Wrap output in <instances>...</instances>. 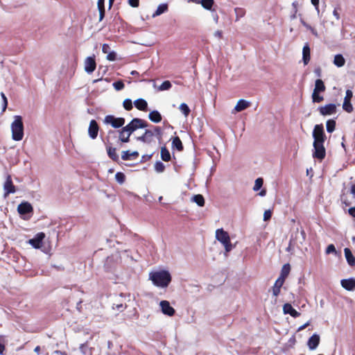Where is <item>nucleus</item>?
Returning a JSON list of instances; mask_svg holds the SVG:
<instances>
[{
	"label": "nucleus",
	"instance_id": "f257e3e1",
	"mask_svg": "<svg viewBox=\"0 0 355 355\" xmlns=\"http://www.w3.org/2000/svg\"><path fill=\"white\" fill-rule=\"evenodd\" d=\"M149 279L153 285L159 288H166L171 282V275L168 270H161L151 271L149 273Z\"/></svg>",
	"mask_w": 355,
	"mask_h": 355
},
{
	"label": "nucleus",
	"instance_id": "f03ea898",
	"mask_svg": "<svg viewBox=\"0 0 355 355\" xmlns=\"http://www.w3.org/2000/svg\"><path fill=\"white\" fill-rule=\"evenodd\" d=\"M12 138L15 141H21L24 137V123L22 117L19 115L14 116L11 123Z\"/></svg>",
	"mask_w": 355,
	"mask_h": 355
},
{
	"label": "nucleus",
	"instance_id": "7ed1b4c3",
	"mask_svg": "<svg viewBox=\"0 0 355 355\" xmlns=\"http://www.w3.org/2000/svg\"><path fill=\"white\" fill-rule=\"evenodd\" d=\"M114 139L117 138L116 131L110 130L108 132V136L107 137V141L105 143L106 145V150L108 157L114 162H118L119 159V157L116 153V148L113 147V144L110 141L111 138Z\"/></svg>",
	"mask_w": 355,
	"mask_h": 355
},
{
	"label": "nucleus",
	"instance_id": "20e7f679",
	"mask_svg": "<svg viewBox=\"0 0 355 355\" xmlns=\"http://www.w3.org/2000/svg\"><path fill=\"white\" fill-rule=\"evenodd\" d=\"M216 238L224 245L226 252H229L232 250L233 246L230 242V236L223 229H218L216 231Z\"/></svg>",
	"mask_w": 355,
	"mask_h": 355
},
{
	"label": "nucleus",
	"instance_id": "39448f33",
	"mask_svg": "<svg viewBox=\"0 0 355 355\" xmlns=\"http://www.w3.org/2000/svg\"><path fill=\"white\" fill-rule=\"evenodd\" d=\"M291 243H294L296 244V247L300 248L301 245H302L306 240V233L304 229L301 228L300 230L299 228H297L291 236Z\"/></svg>",
	"mask_w": 355,
	"mask_h": 355
},
{
	"label": "nucleus",
	"instance_id": "423d86ee",
	"mask_svg": "<svg viewBox=\"0 0 355 355\" xmlns=\"http://www.w3.org/2000/svg\"><path fill=\"white\" fill-rule=\"evenodd\" d=\"M312 136L314 139L313 144H324L326 140V135L322 124H317L315 125Z\"/></svg>",
	"mask_w": 355,
	"mask_h": 355
},
{
	"label": "nucleus",
	"instance_id": "0eeeda50",
	"mask_svg": "<svg viewBox=\"0 0 355 355\" xmlns=\"http://www.w3.org/2000/svg\"><path fill=\"white\" fill-rule=\"evenodd\" d=\"M104 123L110 125L114 128L124 127L125 120L123 117H115L114 115H107L104 118Z\"/></svg>",
	"mask_w": 355,
	"mask_h": 355
},
{
	"label": "nucleus",
	"instance_id": "6e6552de",
	"mask_svg": "<svg viewBox=\"0 0 355 355\" xmlns=\"http://www.w3.org/2000/svg\"><path fill=\"white\" fill-rule=\"evenodd\" d=\"M147 126L148 123L146 121L141 119L135 118L125 127L127 128V130H129V132L131 134H132L137 129L144 128H146Z\"/></svg>",
	"mask_w": 355,
	"mask_h": 355
},
{
	"label": "nucleus",
	"instance_id": "1a4fd4ad",
	"mask_svg": "<svg viewBox=\"0 0 355 355\" xmlns=\"http://www.w3.org/2000/svg\"><path fill=\"white\" fill-rule=\"evenodd\" d=\"M117 133L118 139L116 140L117 144L121 146L122 143H128L130 141V137L131 136V133L124 126L121 130H119Z\"/></svg>",
	"mask_w": 355,
	"mask_h": 355
},
{
	"label": "nucleus",
	"instance_id": "9d476101",
	"mask_svg": "<svg viewBox=\"0 0 355 355\" xmlns=\"http://www.w3.org/2000/svg\"><path fill=\"white\" fill-rule=\"evenodd\" d=\"M313 157L319 160H322L325 157L326 150L324 146V144H313Z\"/></svg>",
	"mask_w": 355,
	"mask_h": 355
},
{
	"label": "nucleus",
	"instance_id": "9b49d317",
	"mask_svg": "<svg viewBox=\"0 0 355 355\" xmlns=\"http://www.w3.org/2000/svg\"><path fill=\"white\" fill-rule=\"evenodd\" d=\"M318 110L322 116L332 115L336 113V105L334 103H329L324 106L319 107Z\"/></svg>",
	"mask_w": 355,
	"mask_h": 355
},
{
	"label": "nucleus",
	"instance_id": "f8f14e48",
	"mask_svg": "<svg viewBox=\"0 0 355 355\" xmlns=\"http://www.w3.org/2000/svg\"><path fill=\"white\" fill-rule=\"evenodd\" d=\"M4 196H8L10 193H14L16 191L15 186L14 185L12 178L8 175L6 180L3 184Z\"/></svg>",
	"mask_w": 355,
	"mask_h": 355
},
{
	"label": "nucleus",
	"instance_id": "ddd939ff",
	"mask_svg": "<svg viewBox=\"0 0 355 355\" xmlns=\"http://www.w3.org/2000/svg\"><path fill=\"white\" fill-rule=\"evenodd\" d=\"M162 312L166 315L173 316L175 314V309L170 305L166 300H162L159 303Z\"/></svg>",
	"mask_w": 355,
	"mask_h": 355
},
{
	"label": "nucleus",
	"instance_id": "4468645a",
	"mask_svg": "<svg viewBox=\"0 0 355 355\" xmlns=\"http://www.w3.org/2000/svg\"><path fill=\"white\" fill-rule=\"evenodd\" d=\"M153 131L146 129L143 135L137 137V140L149 144L153 141Z\"/></svg>",
	"mask_w": 355,
	"mask_h": 355
},
{
	"label": "nucleus",
	"instance_id": "2eb2a0df",
	"mask_svg": "<svg viewBox=\"0 0 355 355\" xmlns=\"http://www.w3.org/2000/svg\"><path fill=\"white\" fill-rule=\"evenodd\" d=\"M45 237V234L43 232L37 234L35 237L29 240V243L32 245L35 248H40L42 245V241Z\"/></svg>",
	"mask_w": 355,
	"mask_h": 355
},
{
	"label": "nucleus",
	"instance_id": "dca6fc26",
	"mask_svg": "<svg viewBox=\"0 0 355 355\" xmlns=\"http://www.w3.org/2000/svg\"><path fill=\"white\" fill-rule=\"evenodd\" d=\"M320 343V336L317 334H313L308 340L307 345L310 350L315 349Z\"/></svg>",
	"mask_w": 355,
	"mask_h": 355
},
{
	"label": "nucleus",
	"instance_id": "f3484780",
	"mask_svg": "<svg viewBox=\"0 0 355 355\" xmlns=\"http://www.w3.org/2000/svg\"><path fill=\"white\" fill-rule=\"evenodd\" d=\"M340 284L347 291H352L355 288V279L354 278L342 279Z\"/></svg>",
	"mask_w": 355,
	"mask_h": 355
},
{
	"label": "nucleus",
	"instance_id": "a211bd4d",
	"mask_svg": "<svg viewBox=\"0 0 355 355\" xmlns=\"http://www.w3.org/2000/svg\"><path fill=\"white\" fill-rule=\"evenodd\" d=\"M17 210L20 214H27L33 211V207L29 202H21L18 205Z\"/></svg>",
	"mask_w": 355,
	"mask_h": 355
},
{
	"label": "nucleus",
	"instance_id": "6ab92c4d",
	"mask_svg": "<svg viewBox=\"0 0 355 355\" xmlns=\"http://www.w3.org/2000/svg\"><path fill=\"white\" fill-rule=\"evenodd\" d=\"M283 311L285 314H290L293 318H297L300 313L293 308L291 304L286 303L283 306Z\"/></svg>",
	"mask_w": 355,
	"mask_h": 355
},
{
	"label": "nucleus",
	"instance_id": "aec40b11",
	"mask_svg": "<svg viewBox=\"0 0 355 355\" xmlns=\"http://www.w3.org/2000/svg\"><path fill=\"white\" fill-rule=\"evenodd\" d=\"M99 128L95 120L90 121V138L94 139L97 137Z\"/></svg>",
	"mask_w": 355,
	"mask_h": 355
},
{
	"label": "nucleus",
	"instance_id": "412c9836",
	"mask_svg": "<svg viewBox=\"0 0 355 355\" xmlns=\"http://www.w3.org/2000/svg\"><path fill=\"white\" fill-rule=\"evenodd\" d=\"M310 58V47L309 44L306 43L302 49V60L304 65L308 64Z\"/></svg>",
	"mask_w": 355,
	"mask_h": 355
},
{
	"label": "nucleus",
	"instance_id": "4be33fe9",
	"mask_svg": "<svg viewBox=\"0 0 355 355\" xmlns=\"http://www.w3.org/2000/svg\"><path fill=\"white\" fill-rule=\"evenodd\" d=\"M250 105V103L244 99H240L236 106L234 107V110L236 112H241L245 109H247Z\"/></svg>",
	"mask_w": 355,
	"mask_h": 355
},
{
	"label": "nucleus",
	"instance_id": "5701e85b",
	"mask_svg": "<svg viewBox=\"0 0 355 355\" xmlns=\"http://www.w3.org/2000/svg\"><path fill=\"white\" fill-rule=\"evenodd\" d=\"M344 252H345V257L346 258L347 263L350 266H355V257L352 254L351 250L349 248H346L344 250Z\"/></svg>",
	"mask_w": 355,
	"mask_h": 355
},
{
	"label": "nucleus",
	"instance_id": "b1692460",
	"mask_svg": "<svg viewBox=\"0 0 355 355\" xmlns=\"http://www.w3.org/2000/svg\"><path fill=\"white\" fill-rule=\"evenodd\" d=\"M135 106L141 111H146L148 108V103L144 98H138L134 102Z\"/></svg>",
	"mask_w": 355,
	"mask_h": 355
},
{
	"label": "nucleus",
	"instance_id": "393cba45",
	"mask_svg": "<svg viewBox=\"0 0 355 355\" xmlns=\"http://www.w3.org/2000/svg\"><path fill=\"white\" fill-rule=\"evenodd\" d=\"M285 281L282 280V278H278L272 288V294L274 296L277 297L280 293L281 287L283 286Z\"/></svg>",
	"mask_w": 355,
	"mask_h": 355
},
{
	"label": "nucleus",
	"instance_id": "a878e982",
	"mask_svg": "<svg viewBox=\"0 0 355 355\" xmlns=\"http://www.w3.org/2000/svg\"><path fill=\"white\" fill-rule=\"evenodd\" d=\"M149 119L154 123H159L162 121V115L157 110H153L148 114Z\"/></svg>",
	"mask_w": 355,
	"mask_h": 355
},
{
	"label": "nucleus",
	"instance_id": "bb28decb",
	"mask_svg": "<svg viewBox=\"0 0 355 355\" xmlns=\"http://www.w3.org/2000/svg\"><path fill=\"white\" fill-rule=\"evenodd\" d=\"M291 271V266L289 263L284 264L281 270L280 276L278 278H282V280L285 281L287 276L289 275Z\"/></svg>",
	"mask_w": 355,
	"mask_h": 355
},
{
	"label": "nucleus",
	"instance_id": "cd10ccee",
	"mask_svg": "<svg viewBox=\"0 0 355 355\" xmlns=\"http://www.w3.org/2000/svg\"><path fill=\"white\" fill-rule=\"evenodd\" d=\"M334 64L338 67H342L345 64V60L342 54H337L334 56Z\"/></svg>",
	"mask_w": 355,
	"mask_h": 355
},
{
	"label": "nucleus",
	"instance_id": "c85d7f7f",
	"mask_svg": "<svg viewBox=\"0 0 355 355\" xmlns=\"http://www.w3.org/2000/svg\"><path fill=\"white\" fill-rule=\"evenodd\" d=\"M325 85L321 79H317L315 82V87L313 92H323L325 91Z\"/></svg>",
	"mask_w": 355,
	"mask_h": 355
},
{
	"label": "nucleus",
	"instance_id": "c756f323",
	"mask_svg": "<svg viewBox=\"0 0 355 355\" xmlns=\"http://www.w3.org/2000/svg\"><path fill=\"white\" fill-rule=\"evenodd\" d=\"M168 10V5L166 3H162L159 4L155 10V12L153 14V17H155L157 16H159L165 12H166Z\"/></svg>",
	"mask_w": 355,
	"mask_h": 355
},
{
	"label": "nucleus",
	"instance_id": "7c9ffc66",
	"mask_svg": "<svg viewBox=\"0 0 355 355\" xmlns=\"http://www.w3.org/2000/svg\"><path fill=\"white\" fill-rule=\"evenodd\" d=\"M172 146L173 148H176L178 150L181 151L183 150V145L182 141L178 137H175L173 138L172 141Z\"/></svg>",
	"mask_w": 355,
	"mask_h": 355
},
{
	"label": "nucleus",
	"instance_id": "2f4dec72",
	"mask_svg": "<svg viewBox=\"0 0 355 355\" xmlns=\"http://www.w3.org/2000/svg\"><path fill=\"white\" fill-rule=\"evenodd\" d=\"M161 158L164 162H168L171 159L169 150L164 146L161 148Z\"/></svg>",
	"mask_w": 355,
	"mask_h": 355
},
{
	"label": "nucleus",
	"instance_id": "473e14b6",
	"mask_svg": "<svg viewBox=\"0 0 355 355\" xmlns=\"http://www.w3.org/2000/svg\"><path fill=\"white\" fill-rule=\"evenodd\" d=\"M192 200L200 207H202L205 205L204 197L200 194L194 195L192 198Z\"/></svg>",
	"mask_w": 355,
	"mask_h": 355
},
{
	"label": "nucleus",
	"instance_id": "72a5a7b5",
	"mask_svg": "<svg viewBox=\"0 0 355 355\" xmlns=\"http://www.w3.org/2000/svg\"><path fill=\"white\" fill-rule=\"evenodd\" d=\"M336 121L334 119H329L326 123V128L328 132H333L335 130Z\"/></svg>",
	"mask_w": 355,
	"mask_h": 355
},
{
	"label": "nucleus",
	"instance_id": "f704fd0d",
	"mask_svg": "<svg viewBox=\"0 0 355 355\" xmlns=\"http://www.w3.org/2000/svg\"><path fill=\"white\" fill-rule=\"evenodd\" d=\"M179 109L181 111V112L184 115V116H188L189 114H190V108L189 107V106L187 105V104L184 103H182L180 104V107H179Z\"/></svg>",
	"mask_w": 355,
	"mask_h": 355
},
{
	"label": "nucleus",
	"instance_id": "c9c22d12",
	"mask_svg": "<svg viewBox=\"0 0 355 355\" xmlns=\"http://www.w3.org/2000/svg\"><path fill=\"white\" fill-rule=\"evenodd\" d=\"M200 3L205 9L211 10L214 1V0H200Z\"/></svg>",
	"mask_w": 355,
	"mask_h": 355
},
{
	"label": "nucleus",
	"instance_id": "e433bc0d",
	"mask_svg": "<svg viewBox=\"0 0 355 355\" xmlns=\"http://www.w3.org/2000/svg\"><path fill=\"white\" fill-rule=\"evenodd\" d=\"M236 14V21H239L241 18L243 17L245 15V10L242 8H236L234 9Z\"/></svg>",
	"mask_w": 355,
	"mask_h": 355
},
{
	"label": "nucleus",
	"instance_id": "4c0bfd02",
	"mask_svg": "<svg viewBox=\"0 0 355 355\" xmlns=\"http://www.w3.org/2000/svg\"><path fill=\"white\" fill-rule=\"evenodd\" d=\"M172 85L169 80L164 81L160 86L158 87L159 91H166L171 88Z\"/></svg>",
	"mask_w": 355,
	"mask_h": 355
},
{
	"label": "nucleus",
	"instance_id": "58836bf2",
	"mask_svg": "<svg viewBox=\"0 0 355 355\" xmlns=\"http://www.w3.org/2000/svg\"><path fill=\"white\" fill-rule=\"evenodd\" d=\"M154 168L157 173H162L165 169V166L162 162L157 161L155 162Z\"/></svg>",
	"mask_w": 355,
	"mask_h": 355
},
{
	"label": "nucleus",
	"instance_id": "ea45409f",
	"mask_svg": "<svg viewBox=\"0 0 355 355\" xmlns=\"http://www.w3.org/2000/svg\"><path fill=\"white\" fill-rule=\"evenodd\" d=\"M112 308L114 309H116L119 312H121L126 308V306L124 305L122 302H121L120 300H118L116 303L113 304Z\"/></svg>",
	"mask_w": 355,
	"mask_h": 355
},
{
	"label": "nucleus",
	"instance_id": "a19ab883",
	"mask_svg": "<svg viewBox=\"0 0 355 355\" xmlns=\"http://www.w3.org/2000/svg\"><path fill=\"white\" fill-rule=\"evenodd\" d=\"M93 83H98L100 85L101 90L103 91L105 89L106 85H107L108 81H107V79L99 78V79L94 80Z\"/></svg>",
	"mask_w": 355,
	"mask_h": 355
},
{
	"label": "nucleus",
	"instance_id": "79ce46f5",
	"mask_svg": "<svg viewBox=\"0 0 355 355\" xmlns=\"http://www.w3.org/2000/svg\"><path fill=\"white\" fill-rule=\"evenodd\" d=\"M343 108L345 111L348 113H351L353 111V106L350 101L344 100L343 104Z\"/></svg>",
	"mask_w": 355,
	"mask_h": 355
},
{
	"label": "nucleus",
	"instance_id": "37998d69",
	"mask_svg": "<svg viewBox=\"0 0 355 355\" xmlns=\"http://www.w3.org/2000/svg\"><path fill=\"white\" fill-rule=\"evenodd\" d=\"M340 201L342 202V203H343L345 206H349L352 204L351 202H349L348 200L347 196L345 193L344 189L342 190V193L340 194Z\"/></svg>",
	"mask_w": 355,
	"mask_h": 355
},
{
	"label": "nucleus",
	"instance_id": "c03bdc74",
	"mask_svg": "<svg viewBox=\"0 0 355 355\" xmlns=\"http://www.w3.org/2000/svg\"><path fill=\"white\" fill-rule=\"evenodd\" d=\"M263 180L261 178H259L256 179L254 182V185L253 187V190L254 191H259L263 186Z\"/></svg>",
	"mask_w": 355,
	"mask_h": 355
},
{
	"label": "nucleus",
	"instance_id": "a18cd8bd",
	"mask_svg": "<svg viewBox=\"0 0 355 355\" xmlns=\"http://www.w3.org/2000/svg\"><path fill=\"white\" fill-rule=\"evenodd\" d=\"M325 252L327 254H334L336 256H338V252H337V250H336V248L334 246V244H329L327 248H326V250H325Z\"/></svg>",
	"mask_w": 355,
	"mask_h": 355
},
{
	"label": "nucleus",
	"instance_id": "49530a36",
	"mask_svg": "<svg viewBox=\"0 0 355 355\" xmlns=\"http://www.w3.org/2000/svg\"><path fill=\"white\" fill-rule=\"evenodd\" d=\"M312 101L313 103H320L324 100V98L322 96H320L319 93L313 92L312 93Z\"/></svg>",
	"mask_w": 355,
	"mask_h": 355
},
{
	"label": "nucleus",
	"instance_id": "de8ad7c7",
	"mask_svg": "<svg viewBox=\"0 0 355 355\" xmlns=\"http://www.w3.org/2000/svg\"><path fill=\"white\" fill-rule=\"evenodd\" d=\"M115 180L119 184H123L125 181V175L121 172H117L115 174Z\"/></svg>",
	"mask_w": 355,
	"mask_h": 355
},
{
	"label": "nucleus",
	"instance_id": "09e8293b",
	"mask_svg": "<svg viewBox=\"0 0 355 355\" xmlns=\"http://www.w3.org/2000/svg\"><path fill=\"white\" fill-rule=\"evenodd\" d=\"M123 107L126 110H130L132 109V102L131 101V99L130 98H126L124 100L123 103Z\"/></svg>",
	"mask_w": 355,
	"mask_h": 355
},
{
	"label": "nucleus",
	"instance_id": "8fccbe9b",
	"mask_svg": "<svg viewBox=\"0 0 355 355\" xmlns=\"http://www.w3.org/2000/svg\"><path fill=\"white\" fill-rule=\"evenodd\" d=\"M121 159L124 161L132 160L130 151V150H124L121 153Z\"/></svg>",
	"mask_w": 355,
	"mask_h": 355
},
{
	"label": "nucleus",
	"instance_id": "3c124183",
	"mask_svg": "<svg viewBox=\"0 0 355 355\" xmlns=\"http://www.w3.org/2000/svg\"><path fill=\"white\" fill-rule=\"evenodd\" d=\"M153 131L154 132V136L157 137L158 139H161L162 136V131L161 128L155 126L154 127V130Z\"/></svg>",
	"mask_w": 355,
	"mask_h": 355
},
{
	"label": "nucleus",
	"instance_id": "603ef678",
	"mask_svg": "<svg viewBox=\"0 0 355 355\" xmlns=\"http://www.w3.org/2000/svg\"><path fill=\"white\" fill-rule=\"evenodd\" d=\"M113 87L116 91H120L124 87V83L121 80L116 81L113 83Z\"/></svg>",
	"mask_w": 355,
	"mask_h": 355
},
{
	"label": "nucleus",
	"instance_id": "864d4df0",
	"mask_svg": "<svg viewBox=\"0 0 355 355\" xmlns=\"http://www.w3.org/2000/svg\"><path fill=\"white\" fill-rule=\"evenodd\" d=\"M1 96L2 100H3L2 112H4L8 106V100H7L6 95L3 92H1Z\"/></svg>",
	"mask_w": 355,
	"mask_h": 355
},
{
	"label": "nucleus",
	"instance_id": "5fc2aeb1",
	"mask_svg": "<svg viewBox=\"0 0 355 355\" xmlns=\"http://www.w3.org/2000/svg\"><path fill=\"white\" fill-rule=\"evenodd\" d=\"M319 1H320V0H311L312 5L314 6V8L317 12L318 16H320V9H319Z\"/></svg>",
	"mask_w": 355,
	"mask_h": 355
},
{
	"label": "nucleus",
	"instance_id": "6e6d98bb",
	"mask_svg": "<svg viewBox=\"0 0 355 355\" xmlns=\"http://www.w3.org/2000/svg\"><path fill=\"white\" fill-rule=\"evenodd\" d=\"M272 216V212L270 210H266L263 214V220H268Z\"/></svg>",
	"mask_w": 355,
	"mask_h": 355
},
{
	"label": "nucleus",
	"instance_id": "4d7b16f0",
	"mask_svg": "<svg viewBox=\"0 0 355 355\" xmlns=\"http://www.w3.org/2000/svg\"><path fill=\"white\" fill-rule=\"evenodd\" d=\"M352 96H353V92H352V90L347 89L346 91V94H345L344 100L350 101Z\"/></svg>",
	"mask_w": 355,
	"mask_h": 355
},
{
	"label": "nucleus",
	"instance_id": "13d9d810",
	"mask_svg": "<svg viewBox=\"0 0 355 355\" xmlns=\"http://www.w3.org/2000/svg\"><path fill=\"white\" fill-rule=\"evenodd\" d=\"M116 53L114 51L110 52L107 53V59L110 61H114L116 60Z\"/></svg>",
	"mask_w": 355,
	"mask_h": 355
},
{
	"label": "nucleus",
	"instance_id": "bf43d9fd",
	"mask_svg": "<svg viewBox=\"0 0 355 355\" xmlns=\"http://www.w3.org/2000/svg\"><path fill=\"white\" fill-rule=\"evenodd\" d=\"M128 3L133 8H137L139 5V0H128Z\"/></svg>",
	"mask_w": 355,
	"mask_h": 355
},
{
	"label": "nucleus",
	"instance_id": "052dcab7",
	"mask_svg": "<svg viewBox=\"0 0 355 355\" xmlns=\"http://www.w3.org/2000/svg\"><path fill=\"white\" fill-rule=\"evenodd\" d=\"M296 246V244L294 243H291V240L289 241L288 246L286 248V250L288 252H293L294 248Z\"/></svg>",
	"mask_w": 355,
	"mask_h": 355
},
{
	"label": "nucleus",
	"instance_id": "680f3d73",
	"mask_svg": "<svg viewBox=\"0 0 355 355\" xmlns=\"http://www.w3.org/2000/svg\"><path fill=\"white\" fill-rule=\"evenodd\" d=\"M96 69V62L94 58L90 57V73L94 71Z\"/></svg>",
	"mask_w": 355,
	"mask_h": 355
},
{
	"label": "nucleus",
	"instance_id": "e2e57ef3",
	"mask_svg": "<svg viewBox=\"0 0 355 355\" xmlns=\"http://www.w3.org/2000/svg\"><path fill=\"white\" fill-rule=\"evenodd\" d=\"M110 47L108 44H104L102 47V51L104 53H110Z\"/></svg>",
	"mask_w": 355,
	"mask_h": 355
},
{
	"label": "nucleus",
	"instance_id": "0e129e2a",
	"mask_svg": "<svg viewBox=\"0 0 355 355\" xmlns=\"http://www.w3.org/2000/svg\"><path fill=\"white\" fill-rule=\"evenodd\" d=\"M99 20L101 21L105 16V8H98Z\"/></svg>",
	"mask_w": 355,
	"mask_h": 355
},
{
	"label": "nucleus",
	"instance_id": "69168bd1",
	"mask_svg": "<svg viewBox=\"0 0 355 355\" xmlns=\"http://www.w3.org/2000/svg\"><path fill=\"white\" fill-rule=\"evenodd\" d=\"M87 344L85 343V344H82L80 347V349L81 350V352L85 354L87 353Z\"/></svg>",
	"mask_w": 355,
	"mask_h": 355
},
{
	"label": "nucleus",
	"instance_id": "338daca9",
	"mask_svg": "<svg viewBox=\"0 0 355 355\" xmlns=\"http://www.w3.org/2000/svg\"><path fill=\"white\" fill-rule=\"evenodd\" d=\"M322 70L320 67H317L314 69V73L316 76L320 77L321 76Z\"/></svg>",
	"mask_w": 355,
	"mask_h": 355
},
{
	"label": "nucleus",
	"instance_id": "774afa93",
	"mask_svg": "<svg viewBox=\"0 0 355 355\" xmlns=\"http://www.w3.org/2000/svg\"><path fill=\"white\" fill-rule=\"evenodd\" d=\"M348 212L352 217L355 218V207L349 208Z\"/></svg>",
	"mask_w": 355,
	"mask_h": 355
}]
</instances>
